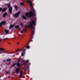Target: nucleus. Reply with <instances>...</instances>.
<instances>
[{
  "label": "nucleus",
  "instance_id": "c756f323",
  "mask_svg": "<svg viewBox=\"0 0 80 80\" xmlns=\"http://www.w3.org/2000/svg\"><path fill=\"white\" fill-rule=\"evenodd\" d=\"M20 59H19V60L18 61V62H17V63H19V62H20Z\"/></svg>",
  "mask_w": 80,
  "mask_h": 80
},
{
  "label": "nucleus",
  "instance_id": "f704fd0d",
  "mask_svg": "<svg viewBox=\"0 0 80 80\" xmlns=\"http://www.w3.org/2000/svg\"><path fill=\"white\" fill-rule=\"evenodd\" d=\"M3 62H5L6 61L5 60H3Z\"/></svg>",
  "mask_w": 80,
  "mask_h": 80
},
{
  "label": "nucleus",
  "instance_id": "6e6552de",
  "mask_svg": "<svg viewBox=\"0 0 80 80\" xmlns=\"http://www.w3.org/2000/svg\"><path fill=\"white\" fill-rule=\"evenodd\" d=\"M23 71L22 70L21 71L20 74V77H22V76H23Z\"/></svg>",
  "mask_w": 80,
  "mask_h": 80
},
{
  "label": "nucleus",
  "instance_id": "0eeeda50",
  "mask_svg": "<svg viewBox=\"0 0 80 80\" xmlns=\"http://www.w3.org/2000/svg\"><path fill=\"white\" fill-rule=\"evenodd\" d=\"M27 3H29V4L30 5V6H31V7H32V2H31L30 1H28V0H27Z\"/></svg>",
  "mask_w": 80,
  "mask_h": 80
},
{
  "label": "nucleus",
  "instance_id": "39448f33",
  "mask_svg": "<svg viewBox=\"0 0 80 80\" xmlns=\"http://www.w3.org/2000/svg\"><path fill=\"white\" fill-rule=\"evenodd\" d=\"M6 22H7L5 21H1L0 22L1 25H3V26H5V24H6Z\"/></svg>",
  "mask_w": 80,
  "mask_h": 80
},
{
  "label": "nucleus",
  "instance_id": "412c9836",
  "mask_svg": "<svg viewBox=\"0 0 80 80\" xmlns=\"http://www.w3.org/2000/svg\"><path fill=\"white\" fill-rule=\"evenodd\" d=\"M26 48L27 49H28V48H30V46H28L26 47Z\"/></svg>",
  "mask_w": 80,
  "mask_h": 80
},
{
  "label": "nucleus",
  "instance_id": "ea45409f",
  "mask_svg": "<svg viewBox=\"0 0 80 80\" xmlns=\"http://www.w3.org/2000/svg\"><path fill=\"white\" fill-rule=\"evenodd\" d=\"M32 38H31V40H32Z\"/></svg>",
  "mask_w": 80,
  "mask_h": 80
},
{
  "label": "nucleus",
  "instance_id": "9d476101",
  "mask_svg": "<svg viewBox=\"0 0 80 80\" xmlns=\"http://www.w3.org/2000/svg\"><path fill=\"white\" fill-rule=\"evenodd\" d=\"M7 10V8L5 7L3 9H2V12H5Z\"/></svg>",
  "mask_w": 80,
  "mask_h": 80
},
{
  "label": "nucleus",
  "instance_id": "cd10ccee",
  "mask_svg": "<svg viewBox=\"0 0 80 80\" xmlns=\"http://www.w3.org/2000/svg\"><path fill=\"white\" fill-rule=\"evenodd\" d=\"M8 38H6L4 39V40H7Z\"/></svg>",
  "mask_w": 80,
  "mask_h": 80
},
{
  "label": "nucleus",
  "instance_id": "58836bf2",
  "mask_svg": "<svg viewBox=\"0 0 80 80\" xmlns=\"http://www.w3.org/2000/svg\"><path fill=\"white\" fill-rule=\"evenodd\" d=\"M1 78V76H0V78Z\"/></svg>",
  "mask_w": 80,
  "mask_h": 80
},
{
  "label": "nucleus",
  "instance_id": "2f4dec72",
  "mask_svg": "<svg viewBox=\"0 0 80 80\" xmlns=\"http://www.w3.org/2000/svg\"><path fill=\"white\" fill-rule=\"evenodd\" d=\"M23 31L22 30V31H21V33H23Z\"/></svg>",
  "mask_w": 80,
  "mask_h": 80
},
{
  "label": "nucleus",
  "instance_id": "bb28decb",
  "mask_svg": "<svg viewBox=\"0 0 80 80\" xmlns=\"http://www.w3.org/2000/svg\"><path fill=\"white\" fill-rule=\"evenodd\" d=\"M8 8H9V7H10V4L9 3L8 4Z\"/></svg>",
  "mask_w": 80,
  "mask_h": 80
},
{
  "label": "nucleus",
  "instance_id": "4c0bfd02",
  "mask_svg": "<svg viewBox=\"0 0 80 80\" xmlns=\"http://www.w3.org/2000/svg\"><path fill=\"white\" fill-rule=\"evenodd\" d=\"M2 53V52H0V53Z\"/></svg>",
  "mask_w": 80,
  "mask_h": 80
},
{
  "label": "nucleus",
  "instance_id": "ddd939ff",
  "mask_svg": "<svg viewBox=\"0 0 80 80\" xmlns=\"http://www.w3.org/2000/svg\"><path fill=\"white\" fill-rule=\"evenodd\" d=\"M22 17L24 20H27V17H25V16L22 15Z\"/></svg>",
  "mask_w": 80,
  "mask_h": 80
},
{
  "label": "nucleus",
  "instance_id": "e433bc0d",
  "mask_svg": "<svg viewBox=\"0 0 80 80\" xmlns=\"http://www.w3.org/2000/svg\"><path fill=\"white\" fill-rule=\"evenodd\" d=\"M17 44H19V42H18Z\"/></svg>",
  "mask_w": 80,
  "mask_h": 80
},
{
  "label": "nucleus",
  "instance_id": "1a4fd4ad",
  "mask_svg": "<svg viewBox=\"0 0 80 80\" xmlns=\"http://www.w3.org/2000/svg\"><path fill=\"white\" fill-rule=\"evenodd\" d=\"M7 13L6 12L3 13V15H2V17L3 18H5V16H7Z\"/></svg>",
  "mask_w": 80,
  "mask_h": 80
},
{
  "label": "nucleus",
  "instance_id": "a211bd4d",
  "mask_svg": "<svg viewBox=\"0 0 80 80\" xmlns=\"http://www.w3.org/2000/svg\"><path fill=\"white\" fill-rule=\"evenodd\" d=\"M11 60H12L11 59H8L7 60V62H10V61H11Z\"/></svg>",
  "mask_w": 80,
  "mask_h": 80
},
{
  "label": "nucleus",
  "instance_id": "4be33fe9",
  "mask_svg": "<svg viewBox=\"0 0 80 80\" xmlns=\"http://www.w3.org/2000/svg\"><path fill=\"white\" fill-rule=\"evenodd\" d=\"M16 65V63H14L12 64V66L13 67H14L15 66V65Z\"/></svg>",
  "mask_w": 80,
  "mask_h": 80
},
{
  "label": "nucleus",
  "instance_id": "9b49d317",
  "mask_svg": "<svg viewBox=\"0 0 80 80\" xmlns=\"http://www.w3.org/2000/svg\"><path fill=\"white\" fill-rule=\"evenodd\" d=\"M14 26L15 25H10V27H9V29H11V28H13L14 27Z\"/></svg>",
  "mask_w": 80,
  "mask_h": 80
},
{
  "label": "nucleus",
  "instance_id": "aec40b11",
  "mask_svg": "<svg viewBox=\"0 0 80 80\" xmlns=\"http://www.w3.org/2000/svg\"><path fill=\"white\" fill-rule=\"evenodd\" d=\"M4 49H3L2 48H0V50L1 51H2V52H3V50H4Z\"/></svg>",
  "mask_w": 80,
  "mask_h": 80
},
{
  "label": "nucleus",
  "instance_id": "5701e85b",
  "mask_svg": "<svg viewBox=\"0 0 80 80\" xmlns=\"http://www.w3.org/2000/svg\"><path fill=\"white\" fill-rule=\"evenodd\" d=\"M22 31H23V32H27V30L25 29H23Z\"/></svg>",
  "mask_w": 80,
  "mask_h": 80
},
{
  "label": "nucleus",
  "instance_id": "c85d7f7f",
  "mask_svg": "<svg viewBox=\"0 0 80 80\" xmlns=\"http://www.w3.org/2000/svg\"><path fill=\"white\" fill-rule=\"evenodd\" d=\"M2 8H0V12H1V11H2Z\"/></svg>",
  "mask_w": 80,
  "mask_h": 80
},
{
  "label": "nucleus",
  "instance_id": "6ab92c4d",
  "mask_svg": "<svg viewBox=\"0 0 80 80\" xmlns=\"http://www.w3.org/2000/svg\"><path fill=\"white\" fill-rule=\"evenodd\" d=\"M25 51H26V49H23L22 50L23 52L24 53H25Z\"/></svg>",
  "mask_w": 80,
  "mask_h": 80
},
{
  "label": "nucleus",
  "instance_id": "f03ea898",
  "mask_svg": "<svg viewBox=\"0 0 80 80\" xmlns=\"http://www.w3.org/2000/svg\"><path fill=\"white\" fill-rule=\"evenodd\" d=\"M32 11H30L29 12H27L26 13L25 15L27 17H28L29 18H31L33 17V15H34V17H35L36 14L35 13V10L33 8H32Z\"/></svg>",
  "mask_w": 80,
  "mask_h": 80
},
{
  "label": "nucleus",
  "instance_id": "a878e982",
  "mask_svg": "<svg viewBox=\"0 0 80 80\" xmlns=\"http://www.w3.org/2000/svg\"><path fill=\"white\" fill-rule=\"evenodd\" d=\"M26 63H29V60H27L26 61Z\"/></svg>",
  "mask_w": 80,
  "mask_h": 80
},
{
  "label": "nucleus",
  "instance_id": "f8f14e48",
  "mask_svg": "<svg viewBox=\"0 0 80 80\" xmlns=\"http://www.w3.org/2000/svg\"><path fill=\"white\" fill-rule=\"evenodd\" d=\"M22 66V65L19 63V62H17V67H21Z\"/></svg>",
  "mask_w": 80,
  "mask_h": 80
},
{
  "label": "nucleus",
  "instance_id": "dca6fc26",
  "mask_svg": "<svg viewBox=\"0 0 80 80\" xmlns=\"http://www.w3.org/2000/svg\"><path fill=\"white\" fill-rule=\"evenodd\" d=\"M14 8L16 10H18V6H14Z\"/></svg>",
  "mask_w": 80,
  "mask_h": 80
},
{
  "label": "nucleus",
  "instance_id": "72a5a7b5",
  "mask_svg": "<svg viewBox=\"0 0 80 80\" xmlns=\"http://www.w3.org/2000/svg\"><path fill=\"white\" fill-rule=\"evenodd\" d=\"M2 26V24H1V23H0V27H1Z\"/></svg>",
  "mask_w": 80,
  "mask_h": 80
},
{
  "label": "nucleus",
  "instance_id": "7c9ffc66",
  "mask_svg": "<svg viewBox=\"0 0 80 80\" xmlns=\"http://www.w3.org/2000/svg\"><path fill=\"white\" fill-rule=\"evenodd\" d=\"M20 50V49H18L16 50V52H17V51H18V50Z\"/></svg>",
  "mask_w": 80,
  "mask_h": 80
},
{
  "label": "nucleus",
  "instance_id": "4468645a",
  "mask_svg": "<svg viewBox=\"0 0 80 80\" xmlns=\"http://www.w3.org/2000/svg\"><path fill=\"white\" fill-rule=\"evenodd\" d=\"M5 32L6 34L9 33V30H5Z\"/></svg>",
  "mask_w": 80,
  "mask_h": 80
},
{
  "label": "nucleus",
  "instance_id": "20e7f679",
  "mask_svg": "<svg viewBox=\"0 0 80 80\" xmlns=\"http://www.w3.org/2000/svg\"><path fill=\"white\" fill-rule=\"evenodd\" d=\"M13 10V8L12 7H10L9 9V12L10 14H12V10Z\"/></svg>",
  "mask_w": 80,
  "mask_h": 80
},
{
  "label": "nucleus",
  "instance_id": "423d86ee",
  "mask_svg": "<svg viewBox=\"0 0 80 80\" xmlns=\"http://www.w3.org/2000/svg\"><path fill=\"white\" fill-rule=\"evenodd\" d=\"M20 69L19 68H17L16 69L15 72L16 74H18V73H19V72L20 71Z\"/></svg>",
  "mask_w": 80,
  "mask_h": 80
},
{
  "label": "nucleus",
  "instance_id": "f3484780",
  "mask_svg": "<svg viewBox=\"0 0 80 80\" xmlns=\"http://www.w3.org/2000/svg\"><path fill=\"white\" fill-rule=\"evenodd\" d=\"M25 53H24V52H21L22 57L23 56V55H25Z\"/></svg>",
  "mask_w": 80,
  "mask_h": 80
},
{
  "label": "nucleus",
  "instance_id": "473e14b6",
  "mask_svg": "<svg viewBox=\"0 0 80 80\" xmlns=\"http://www.w3.org/2000/svg\"><path fill=\"white\" fill-rule=\"evenodd\" d=\"M9 4V3H8V4H5V5H8H8Z\"/></svg>",
  "mask_w": 80,
  "mask_h": 80
},
{
  "label": "nucleus",
  "instance_id": "2eb2a0df",
  "mask_svg": "<svg viewBox=\"0 0 80 80\" xmlns=\"http://www.w3.org/2000/svg\"><path fill=\"white\" fill-rule=\"evenodd\" d=\"M20 28V26H19V25H17L15 27V28L18 29V28Z\"/></svg>",
  "mask_w": 80,
  "mask_h": 80
},
{
  "label": "nucleus",
  "instance_id": "7ed1b4c3",
  "mask_svg": "<svg viewBox=\"0 0 80 80\" xmlns=\"http://www.w3.org/2000/svg\"><path fill=\"white\" fill-rule=\"evenodd\" d=\"M20 14V12H18L16 13L14 15V17H15V18H17L19 17V15Z\"/></svg>",
  "mask_w": 80,
  "mask_h": 80
},
{
  "label": "nucleus",
  "instance_id": "c9c22d12",
  "mask_svg": "<svg viewBox=\"0 0 80 80\" xmlns=\"http://www.w3.org/2000/svg\"><path fill=\"white\" fill-rule=\"evenodd\" d=\"M8 44H9V45H10V42H9Z\"/></svg>",
  "mask_w": 80,
  "mask_h": 80
},
{
  "label": "nucleus",
  "instance_id": "393cba45",
  "mask_svg": "<svg viewBox=\"0 0 80 80\" xmlns=\"http://www.w3.org/2000/svg\"><path fill=\"white\" fill-rule=\"evenodd\" d=\"M23 26V23H21V27H22Z\"/></svg>",
  "mask_w": 80,
  "mask_h": 80
},
{
  "label": "nucleus",
  "instance_id": "b1692460",
  "mask_svg": "<svg viewBox=\"0 0 80 80\" xmlns=\"http://www.w3.org/2000/svg\"><path fill=\"white\" fill-rule=\"evenodd\" d=\"M20 4L21 5H22V6H23L24 4H23V3L22 2H21L20 3Z\"/></svg>",
  "mask_w": 80,
  "mask_h": 80
},
{
  "label": "nucleus",
  "instance_id": "f257e3e1",
  "mask_svg": "<svg viewBox=\"0 0 80 80\" xmlns=\"http://www.w3.org/2000/svg\"><path fill=\"white\" fill-rule=\"evenodd\" d=\"M36 25V21L33 20L31 22H30L29 25H27V27H30V28H32V31H31V37H33L35 33V29L33 28V26H35Z\"/></svg>",
  "mask_w": 80,
  "mask_h": 80
}]
</instances>
